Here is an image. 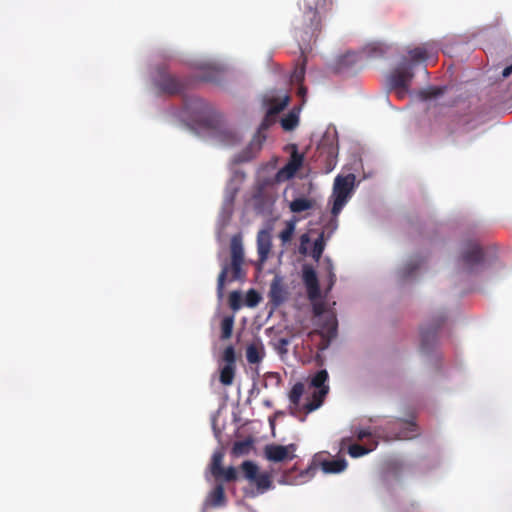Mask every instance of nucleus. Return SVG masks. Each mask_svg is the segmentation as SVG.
<instances>
[{
  "label": "nucleus",
  "instance_id": "9d476101",
  "mask_svg": "<svg viewBox=\"0 0 512 512\" xmlns=\"http://www.w3.org/2000/svg\"><path fill=\"white\" fill-rule=\"evenodd\" d=\"M445 322V317L439 316L433 323L427 327H422L420 330L421 337V350L428 352L437 342V332Z\"/></svg>",
  "mask_w": 512,
  "mask_h": 512
},
{
  "label": "nucleus",
  "instance_id": "a878e982",
  "mask_svg": "<svg viewBox=\"0 0 512 512\" xmlns=\"http://www.w3.org/2000/svg\"><path fill=\"white\" fill-rule=\"evenodd\" d=\"M411 61H406L407 63H412L413 66L417 62H423L428 59V50L425 46L416 47L408 51Z\"/></svg>",
  "mask_w": 512,
  "mask_h": 512
},
{
  "label": "nucleus",
  "instance_id": "79ce46f5",
  "mask_svg": "<svg viewBox=\"0 0 512 512\" xmlns=\"http://www.w3.org/2000/svg\"><path fill=\"white\" fill-rule=\"evenodd\" d=\"M384 49L379 44H373L367 48V53L370 56L378 57L384 54Z\"/></svg>",
  "mask_w": 512,
  "mask_h": 512
},
{
  "label": "nucleus",
  "instance_id": "39448f33",
  "mask_svg": "<svg viewBox=\"0 0 512 512\" xmlns=\"http://www.w3.org/2000/svg\"><path fill=\"white\" fill-rule=\"evenodd\" d=\"M241 469L244 477L256 485L258 493L262 494L272 487L271 476L268 473H259L258 466L252 461H244Z\"/></svg>",
  "mask_w": 512,
  "mask_h": 512
},
{
  "label": "nucleus",
  "instance_id": "864d4df0",
  "mask_svg": "<svg viewBox=\"0 0 512 512\" xmlns=\"http://www.w3.org/2000/svg\"><path fill=\"white\" fill-rule=\"evenodd\" d=\"M306 92H307V90H306V88H305V87H303V86L299 87V89H298V94H299L300 96H304V95L306 94Z\"/></svg>",
  "mask_w": 512,
  "mask_h": 512
},
{
  "label": "nucleus",
  "instance_id": "5fc2aeb1",
  "mask_svg": "<svg viewBox=\"0 0 512 512\" xmlns=\"http://www.w3.org/2000/svg\"><path fill=\"white\" fill-rule=\"evenodd\" d=\"M352 56H355V55L354 54H351V55L348 54V55L345 56V58L348 59V58H350Z\"/></svg>",
  "mask_w": 512,
  "mask_h": 512
},
{
  "label": "nucleus",
  "instance_id": "c85d7f7f",
  "mask_svg": "<svg viewBox=\"0 0 512 512\" xmlns=\"http://www.w3.org/2000/svg\"><path fill=\"white\" fill-rule=\"evenodd\" d=\"M234 319L232 316H226L221 321V339L226 340L232 336Z\"/></svg>",
  "mask_w": 512,
  "mask_h": 512
},
{
  "label": "nucleus",
  "instance_id": "1a4fd4ad",
  "mask_svg": "<svg viewBox=\"0 0 512 512\" xmlns=\"http://www.w3.org/2000/svg\"><path fill=\"white\" fill-rule=\"evenodd\" d=\"M296 444H289L286 446L271 444L265 447V456L269 461L282 462L284 460H292L296 457L295 451Z\"/></svg>",
  "mask_w": 512,
  "mask_h": 512
},
{
  "label": "nucleus",
  "instance_id": "0eeeda50",
  "mask_svg": "<svg viewBox=\"0 0 512 512\" xmlns=\"http://www.w3.org/2000/svg\"><path fill=\"white\" fill-rule=\"evenodd\" d=\"M414 78L412 63L402 62L388 76L389 87H410Z\"/></svg>",
  "mask_w": 512,
  "mask_h": 512
},
{
  "label": "nucleus",
  "instance_id": "c03bdc74",
  "mask_svg": "<svg viewBox=\"0 0 512 512\" xmlns=\"http://www.w3.org/2000/svg\"><path fill=\"white\" fill-rule=\"evenodd\" d=\"M310 242L308 234H303L300 237L299 252L303 255L307 254V244Z\"/></svg>",
  "mask_w": 512,
  "mask_h": 512
},
{
  "label": "nucleus",
  "instance_id": "c9c22d12",
  "mask_svg": "<svg viewBox=\"0 0 512 512\" xmlns=\"http://www.w3.org/2000/svg\"><path fill=\"white\" fill-rule=\"evenodd\" d=\"M223 361H225V365L235 366L236 355L235 349L232 345L227 346L223 352L222 356Z\"/></svg>",
  "mask_w": 512,
  "mask_h": 512
},
{
  "label": "nucleus",
  "instance_id": "72a5a7b5",
  "mask_svg": "<svg viewBox=\"0 0 512 512\" xmlns=\"http://www.w3.org/2000/svg\"><path fill=\"white\" fill-rule=\"evenodd\" d=\"M325 248L324 233L322 232L319 237L315 240L312 250V257L315 260H319L323 254Z\"/></svg>",
  "mask_w": 512,
  "mask_h": 512
},
{
  "label": "nucleus",
  "instance_id": "5701e85b",
  "mask_svg": "<svg viewBox=\"0 0 512 512\" xmlns=\"http://www.w3.org/2000/svg\"><path fill=\"white\" fill-rule=\"evenodd\" d=\"M445 87H434L430 86L418 91V96L421 100L426 101L429 99L437 98L445 92Z\"/></svg>",
  "mask_w": 512,
  "mask_h": 512
},
{
  "label": "nucleus",
  "instance_id": "c756f323",
  "mask_svg": "<svg viewBox=\"0 0 512 512\" xmlns=\"http://www.w3.org/2000/svg\"><path fill=\"white\" fill-rule=\"evenodd\" d=\"M224 458V453L222 451H216L212 455L211 464H210V472L212 475H216L221 472L222 462Z\"/></svg>",
  "mask_w": 512,
  "mask_h": 512
},
{
  "label": "nucleus",
  "instance_id": "ea45409f",
  "mask_svg": "<svg viewBox=\"0 0 512 512\" xmlns=\"http://www.w3.org/2000/svg\"><path fill=\"white\" fill-rule=\"evenodd\" d=\"M276 121V116H269V112H266L264 119L258 128V135H260L263 131L267 130L271 125H273Z\"/></svg>",
  "mask_w": 512,
  "mask_h": 512
},
{
  "label": "nucleus",
  "instance_id": "37998d69",
  "mask_svg": "<svg viewBox=\"0 0 512 512\" xmlns=\"http://www.w3.org/2000/svg\"><path fill=\"white\" fill-rule=\"evenodd\" d=\"M290 344V340L288 338H280L277 340L276 349L279 353L285 354L288 352V345Z\"/></svg>",
  "mask_w": 512,
  "mask_h": 512
},
{
  "label": "nucleus",
  "instance_id": "cd10ccee",
  "mask_svg": "<svg viewBox=\"0 0 512 512\" xmlns=\"http://www.w3.org/2000/svg\"><path fill=\"white\" fill-rule=\"evenodd\" d=\"M296 221V219L287 221L285 224V228L280 232L279 238L283 245L291 241L292 236L295 232Z\"/></svg>",
  "mask_w": 512,
  "mask_h": 512
},
{
  "label": "nucleus",
  "instance_id": "412c9836",
  "mask_svg": "<svg viewBox=\"0 0 512 512\" xmlns=\"http://www.w3.org/2000/svg\"><path fill=\"white\" fill-rule=\"evenodd\" d=\"M321 467L325 473H340L346 469L347 462L345 459L325 460Z\"/></svg>",
  "mask_w": 512,
  "mask_h": 512
},
{
  "label": "nucleus",
  "instance_id": "f3484780",
  "mask_svg": "<svg viewBox=\"0 0 512 512\" xmlns=\"http://www.w3.org/2000/svg\"><path fill=\"white\" fill-rule=\"evenodd\" d=\"M272 247L271 235L266 230H261L257 235V251L259 261L265 262Z\"/></svg>",
  "mask_w": 512,
  "mask_h": 512
},
{
  "label": "nucleus",
  "instance_id": "09e8293b",
  "mask_svg": "<svg viewBox=\"0 0 512 512\" xmlns=\"http://www.w3.org/2000/svg\"><path fill=\"white\" fill-rule=\"evenodd\" d=\"M295 470V467L291 470H288L286 471L284 474H283V480H282V483H285V484H292V472Z\"/></svg>",
  "mask_w": 512,
  "mask_h": 512
},
{
  "label": "nucleus",
  "instance_id": "f03ea898",
  "mask_svg": "<svg viewBox=\"0 0 512 512\" xmlns=\"http://www.w3.org/2000/svg\"><path fill=\"white\" fill-rule=\"evenodd\" d=\"M332 0H303L299 5L302 13L301 23L296 28V37L301 41L303 51L315 42L322 29L324 15L332 9Z\"/></svg>",
  "mask_w": 512,
  "mask_h": 512
},
{
  "label": "nucleus",
  "instance_id": "bb28decb",
  "mask_svg": "<svg viewBox=\"0 0 512 512\" xmlns=\"http://www.w3.org/2000/svg\"><path fill=\"white\" fill-rule=\"evenodd\" d=\"M212 476L215 478L216 481L223 480L225 482H233L237 480L238 473L236 468L230 466L228 468L222 467L220 473Z\"/></svg>",
  "mask_w": 512,
  "mask_h": 512
},
{
  "label": "nucleus",
  "instance_id": "a18cd8bd",
  "mask_svg": "<svg viewBox=\"0 0 512 512\" xmlns=\"http://www.w3.org/2000/svg\"><path fill=\"white\" fill-rule=\"evenodd\" d=\"M395 91L396 96L399 99H404L410 91V87H389Z\"/></svg>",
  "mask_w": 512,
  "mask_h": 512
},
{
  "label": "nucleus",
  "instance_id": "4be33fe9",
  "mask_svg": "<svg viewBox=\"0 0 512 512\" xmlns=\"http://www.w3.org/2000/svg\"><path fill=\"white\" fill-rule=\"evenodd\" d=\"M313 207V201L307 198H296L290 202L289 208L293 213H300Z\"/></svg>",
  "mask_w": 512,
  "mask_h": 512
},
{
  "label": "nucleus",
  "instance_id": "4468645a",
  "mask_svg": "<svg viewBox=\"0 0 512 512\" xmlns=\"http://www.w3.org/2000/svg\"><path fill=\"white\" fill-rule=\"evenodd\" d=\"M270 301L278 306L287 298V290L283 284V280L279 276H275L270 284L269 290Z\"/></svg>",
  "mask_w": 512,
  "mask_h": 512
},
{
  "label": "nucleus",
  "instance_id": "393cba45",
  "mask_svg": "<svg viewBox=\"0 0 512 512\" xmlns=\"http://www.w3.org/2000/svg\"><path fill=\"white\" fill-rule=\"evenodd\" d=\"M377 446V442H373L371 447H366L360 444H352L348 447V453L353 458H358L373 451Z\"/></svg>",
  "mask_w": 512,
  "mask_h": 512
},
{
  "label": "nucleus",
  "instance_id": "58836bf2",
  "mask_svg": "<svg viewBox=\"0 0 512 512\" xmlns=\"http://www.w3.org/2000/svg\"><path fill=\"white\" fill-rule=\"evenodd\" d=\"M420 261H410L402 270V278L406 279L411 277L414 272L420 267Z\"/></svg>",
  "mask_w": 512,
  "mask_h": 512
},
{
  "label": "nucleus",
  "instance_id": "ddd939ff",
  "mask_svg": "<svg viewBox=\"0 0 512 512\" xmlns=\"http://www.w3.org/2000/svg\"><path fill=\"white\" fill-rule=\"evenodd\" d=\"M317 150L320 154V156L325 155L326 161L331 163L335 160L338 154V145L336 143V139L334 136L325 135L318 147Z\"/></svg>",
  "mask_w": 512,
  "mask_h": 512
},
{
  "label": "nucleus",
  "instance_id": "9b49d317",
  "mask_svg": "<svg viewBox=\"0 0 512 512\" xmlns=\"http://www.w3.org/2000/svg\"><path fill=\"white\" fill-rule=\"evenodd\" d=\"M303 282L306 287L307 296L310 301L320 298L321 291L317 274L312 267L306 266L303 269Z\"/></svg>",
  "mask_w": 512,
  "mask_h": 512
},
{
  "label": "nucleus",
  "instance_id": "dca6fc26",
  "mask_svg": "<svg viewBox=\"0 0 512 512\" xmlns=\"http://www.w3.org/2000/svg\"><path fill=\"white\" fill-rule=\"evenodd\" d=\"M304 162V155L299 153L297 147L293 146V151L287 164L281 170L282 173H286L288 178L293 177L296 172L302 167Z\"/></svg>",
  "mask_w": 512,
  "mask_h": 512
},
{
  "label": "nucleus",
  "instance_id": "2eb2a0df",
  "mask_svg": "<svg viewBox=\"0 0 512 512\" xmlns=\"http://www.w3.org/2000/svg\"><path fill=\"white\" fill-rule=\"evenodd\" d=\"M193 106L195 109L199 110V115H195L193 119L196 122H199L205 127H210L212 125V108L211 106L205 102L203 99H195L193 101Z\"/></svg>",
  "mask_w": 512,
  "mask_h": 512
},
{
  "label": "nucleus",
  "instance_id": "7c9ffc66",
  "mask_svg": "<svg viewBox=\"0 0 512 512\" xmlns=\"http://www.w3.org/2000/svg\"><path fill=\"white\" fill-rule=\"evenodd\" d=\"M288 104V98L283 100L273 99L267 109L269 116H277Z\"/></svg>",
  "mask_w": 512,
  "mask_h": 512
},
{
  "label": "nucleus",
  "instance_id": "49530a36",
  "mask_svg": "<svg viewBox=\"0 0 512 512\" xmlns=\"http://www.w3.org/2000/svg\"><path fill=\"white\" fill-rule=\"evenodd\" d=\"M218 77V70L215 68L209 69V74L200 78L201 81H215Z\"/></svg>",
  "mask_w": 512,
  "mask_h": 512
},
{
  "label": "nucleus",
  "instance_id": "8fccbe9b",
  "mask_svg": "<svg viewBox=\"0 0 512 512\" xmlns=\"http://www.w3.org/2000/svg\"><path fill=\"white\" fill-rule=\"evenodd\" d=\"M511 74H512V64L507 66L506 68H504V70L502 71V76L504 78L509 77Z\"/></svg>",
  "mask_w": 512,
  "mask_h": 512
},
{
  "label": "nucleus",
  "instance_id": "6e6552de",
  "mask_svg": "<svg viewBox=\"0 0 512 512\" xmlns=\"http://www.w3.org/2000/svg\"><path fill=\"white\" fill-rule=\"evenodd\" d=\"M484 260V253L480 245L476 242H467L464 245L461 254V261L467 267L469 272L481 264Z\"/></svg>",
  "mask_w": 512,
  "mask_h": 512
},
{
  "label": "nucleus",
  "instance_id": "de8ad7c7",
  "mask_svg": "<svg viewBox=\"0 0 512 512\" xmlns=\"http://www.w3.org/2000/svg\"><path fill=\"white\" fill-rule=\"evenodd\" d=\"M372 435V432L369 429H359L355 431V436L359 441H362L363 439L370 437Z\"/></svg>",
  "mask_w": 512,
  "mask_h": 512
},
{
  "label": "nucleus",
  "instance_id": "603ef678",
  "mask_svg": "<svg viewBox=\"0 0 512 512\" xmlns=\"http://www.w3.org/2000/svg\"><path fill=\"white\" fill-rule=\"evenodd\" d=\"M304 78V70L301 69L299 72L295 73V79L297 81H302Z\"/></svg>",
  "mask_w": 512,
  "mask_h": 512
},
{
  "label": "nucleus",
  "instance_id": "2f4dec72",
  "mask_svg": "<svg viewBox=\"0 0 512 512\" xmlns=\"http://www.w3.org/2000/svg\"><path fill=\"white\" fill-rule=\"evenodd\" d=\"M298 116L294 112L288 113L284 118L281 119V126L286 131H291L298 125Z\"/></svg>",
  "mask_w": 512,
  "mask_h": 512
},
{
  "label": "nucleus",
  "instance_id": "f257e3e1",
  "mask_svg": "<svg viewBox=\"0 0 512 512\" xmlns=\"http://www.w3.org/2000/svg\"><path fill=\"white\" fill-rule=\"evenodd\" d=\"M328 373L326 370H319L311 379L310 387L315 390L311 394V399L301 404V398L305 392V385L297 382L289 392V412L300 421H305L306 416L318 409L326 397L329 387L326 385Z\"/></svg>",
  "mask_w": 512,
  "mask_h": 512
},
{
  "label": "nucleus",
  "instance_id": "a211bd4d",
  "mask_svg": "<svg viewBox=\"0 0 512 512\" xmlns=\"http://www.w3.org/2000/svg\"><path fill=\"white\" fill-rule=\"evenodd\" d=\"M265 356L264 345L261 340L250 343L246 348V359L249 364H259Z\"/></svg>",
  "mask_w": 512,
  "mask_h": 512
},
{
  "label": "nucleus",
  "instance_id": "e433bc0d",
  "mask_svg": "<svg viewBox=\"0 0 512 512\" xmlns=\"http://www.w3.org/2000/svg\"><path fill=\"white\" fill-rule=\"evenodd\" d=\"M260 300H261V297H260L259 293L254 289H250L246 294L245 304L248 307H255L256 305H258Z\"/></svg>",
  "mask_w": 512,
  "mask_h": 512
},
{
  "label": "nucleus",
  "instance_id": "473e14b6",
  "mask_svg": "<svg viewBox=\"0 0 512 512\" xmlns=\"http://www.w3.org/2000/svg\"><path fill=\"white\" fill-rule=\"evenodd\" d=\"M220 134L222 141L227 145H234L240 140L238 133L233 129H224Z\"/></svg>",
  "mask_w": 512,
  "mask_h": 512
},
{
  "label": "nucleus",
  "instance_id": "f8f14e48",
  "mask_svg": "<svg viewBox=\"0 0 512 512\" xmlns=\"http://www.w3.org/2000/svg\"><path fill=\"white\" fill-rule=\"evenodd\" d=\"M389 424L392 426H400L401 429L392 435H387L386 438L388 440L410 439L414 436V433L417 430V426L413 421L396 419Z\"/></svg>",
  "mask_w": 512,
  "mask_h": 512
},
{
  "label": "nucleus",
  "instance_id": "3c124183",
  "mask_svg": "<svg viewBox=\"0 0 512 512\" xmlns=\"http://www.w3.org/2000/svg\"><path fill=\"white\" fill-rule=\"evenodd\" d=\"M315 469H316V468H314V467H312V466L308 467L306 470H304V471H302V472H301L300 477H301V478H304V477L308 476V475L310 474V472H311L312 470H315Z\"/></svg>",
  "mask_w": 512,
  "mask_h": 512
},
{
  "label": "nucleus",
  "instance_id": "f704fd0d",
  "mask_svg": "<svg viewBox=\"0 0 512 512\" xmlns=\"http://www.w3.org/2000/svg\"><path fill=\"white\" fill-rule=\"evenodd\" d=\"M250 448H251L250 441H248V440L238 441V442L234 443L232 452H233V454H235L237 456L244 455L249 452Z\"/></svg>",
  "mask_w": 512,
  "mask_h": 512
},
{
  "label": "nucleus",
  "instance_id": "20e7f679",
  "mask_svg": "<svg viewBox=\"0 0 512 512\" xmlns=\"http://www.w3.org/2000/svg\"><path fill=\"white\" fill-rule=\"evenodd\" d=\"M354 175L349 174L345 177L337 176L333 187V205L331 213L337 217L348 201L354 183Z\"/></svg>",
  "mask_w": 512,
  "mask_h": 512
},
{
  "label": "nucleus",
  "instance_id": "4c0bfd02",
  "mask_svg": "<svg viewBox=\"0 0 512 512\" xmlns=\"http://www.w3.org/2000/svg\"><path fill=\"white\" fill-rule=\"evenodd\" d=\"M242 296L240 292L233 291L229 295V306L232 310L237 311L241 308Z\"/></svg>",
  "mask_w": 512,
  "mask_h": 512
},
{
  "label": "nucleus",
  "instance_id": "a19ab883",
  "mask_svg": "<svg viewBox=\"0 0 512 512\" xmlns=\"http://www.w3.org/2000/svg\"><path fill=\"white\" fill-rule=\"evenodd\" d=\"M318 299L311 301L312 302V310L313 314L316 317H320L326 312V304L322 301H317Z\"/></svg>",
  "mask_w": 512,
  "mask_h": 512
},
{
  "label": "nucleus",
  "instance_id": "b1692460",
  "mask_svg": "<svg viewBox=\"0 0 512 512\" xmlns=\"http://www.w3.org/2000/svg\"><path fill=\"white\" fill-rule=\"evenodd\" d=\"M236 366L224 365L220 370L219 380L224 386H230L235 377Z\"/></svg>",
  "mask_w": 512,
  "mask_h": 512
},
{
  "label": "nucleus",
  "instance_id": "423d86ee",
  "mask_svg": "<svg viewBox=\"0 0 512 512\" xmlns=\"http://www.w3.org/2000/svg\"><path fill=\"white\" fill-rule=\"evenodd\" d=\"M155 85L162 93L176 95L184 92L188 87V81L181 80L164 70H159Z\"/></svg>",
  "mask_w": 512,
  "mask_h": 512
},
{
  "label": "nucleus",
  "instance_id": "6ab92c4d",
  "mask_svg": "<svg viewBox=\"0 0 512 512\" xmlns=\"http://www.w3.org/2000/svg\"><path fill=\"white\" fill-rule=\"evenodd\" d=\"M337 318L335 314L329 313L325 316L324 322L321 326L322 334L323 336L327 337L328 339H332L336 337L337 335Z\"/></svg>",
  "mask_w": 512,
  "mask_h": 512
},
{
  "label": "nucleus",
  "instance_id": "7ed1b4c3",
  "mask_svg": "<svg viewBox=\"0 0 512 512\" xmlns=\"http://www.w3.org/2000/svg\"><path fill=\"white\" fill-rule=\"evenodd\" d=\"M231 263L224 264L217 279V296L219 299L224 297V288L226 279L231 273L230 281L239 280L243 277L242 265L244 263V251L241 240L233 237L230 244Z\"/></svg>",
  "mask_w": 512,
  "mask_h": 512
},
{
  "label": "nucleus",
  "instance_id": "aec40b11",
  "mask_svg": "<svg viewBox=\"0 0 512 512\" xmlns=\"http://www.w3.org/2000/svg\"><path fill=\"white\" fill-rule=\"evenodd\" d=\"M208 502L213 507H221L226 504L225 490L222 483H217L209 493Z\"/></svg>",
  "mask_w": 512,
  "mask_h": 512
}]
</instances>
